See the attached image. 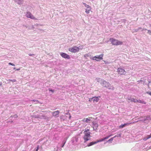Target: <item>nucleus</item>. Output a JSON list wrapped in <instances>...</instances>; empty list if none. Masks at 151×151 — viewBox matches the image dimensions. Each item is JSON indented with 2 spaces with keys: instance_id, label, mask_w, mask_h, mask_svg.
I'll list each match as a JSON object with an SVG mask.
<instances>
[{
  "instance_id": "nucleus-1",
  "label": "nucleus",
  "mask_w": 151,
  "mask_h": 151,
  "mask_svg": "<svg viewBox=\"0 0 151 151\" xmlns=\"http://www.w3.org/2000/svg\"><path fill=\"white\" fill-rule=\"evenodd\" d=\"M110 41L111 42V44L113 45H122L123 42L122 41L118 40L112 38L110 39Z\"/></svg>"
},
{
  "instance_id": "nucleus-2",
  "label": "nucleus",
  "mask_w": 151,
  "mask_h": 151,
  "mask_svg": "<svg viewBox=\"0 0 151 151\" xmlns=\"http://www.w3.org/2000/svg\"><path fill=\"white\" fill-rule=\"evenodd\" d=\"M104 56V54L102 53L99 55H96L93 57L92 58V59L93 60H95L97 61H99L103 59V56Z\"/></svg>"
},
{
  "instance_id": "nucleus-3",
  "label": "nucleus",
  "mask_w": 151,
  "mask_h": 151,
  "mask_svg": "<svg viewBox=\"0 0 151 151\" xmlns=\"http://www.w3.org/2000/svg\"><path fill=\"white\" fill-rule=\"evenodd\" d=\"M84 136L83 137V138L84 140V142H86L89 140V138L90 137V132L88 133H84Z\"/></svg>"
},
{
  "instance_id": "nucleus-4",
  "label": "nucleus",
  "mask_w": 151,
  "mask_h": 151,
  "mask_svg": "<svg viewBox=\"0 0 151 151\" xmlns=\"http://www.w3.org/2000/svg\"><path fill=\"white\" fill-rule=\"evenodd\" d=\"M69 51L73 53H76L79 52L78 48L77 47L74 46L69 49Z\"/></svg>"
},
{
  "instance_id": "nucleus-5",
  "label": "nucleus",
  "mask_w": 151,
  "mask_h": 151,
  "mask_svg": "<svg viewBox=\"0 0 151 151\" xmlns=\"http://www.w3.org/2000/svg\"><path fill=\"white\" fill-rule=\"evenodd\" d=\"M117 72L121 75H125L126 73L124 70L122 68H119L117 69Z\"/></svg>"
},
{
  "instance_id": "nucleus-6",
  "label": "nucleus",
  "mask_w": 151,
  "mask_h": 151,
  "mask_svg": "<svg viewBox=\"0 0 151 151\" xmlns=\"http://www.w3.org/2000/svg\"><path fill=\"white\" fill-rule=\"evenodd\" d=\"M26 16L27 18H30L31 19L36 20L37 19L33 16L29 12H27L26 14Z\"/></svg>"
},
{
  "instance_id": "nucleus-7",
  "label": "nucleus",
  "mask_w": 151,
  "mask_h": 151,
  "mask_svg": "<svg viewBox=\"0 0 151 151\" xmlns=\"http://www.w3.org/2000/svg\"><path fill=\"white\" fill-rule=\"evenodd\" d=\"M102 85L105 87H106L109 89H110L111 84L108 82L104 81L102 83Z\"/></svg>"
},
{
  "instance_id": "nucleus-8",
  "label": "nucleus",
  "mask_w": 151,
  "mask_h": 151,
  "mask_svg": "<svg viewBox=\"0 0 151 151\" xmlns=\"http://www.w3.org/2000/svg\"><path fill=\"white\" fill-rule=\"evenodd\" d=\"M60 55L63 58H67V59H70V57L69 55L66 53L61 52L60 54Z\"/></svg>"
},
{
  "instance_id": "nucleus-9",
  "label": "nucleus",
  "mask_w": 151,
  "mask_h": 151,
  "mask_svg": "<svg viewBox=\"0 0 151 151\" xmlns=\"http://www.w3.org/2000/svg\"><path fill=\"white\" fill-rule=\"evenodd\" d=\"M59 113V111L58 110L53 112L52 113V114L53 116L55 117H58V115Z\"/></svg>"
},
{
  "instance_id": "nucleus-10",
  "label": "nucleus",
  "mask_w": 151,
  "mask_h": 151,
  "mask_svg": "<svg viewBox=\"0 0 151 151\" xmlns=\"http://www.w3.org/2000/svg\"><path fill=\"white\" fill-rule=\"evenodd\" d=\"M99 98H100V96L98 97H93L91 98V99H92V101L93 102H97L99 101Z\"/></svg>"
},
{
  "instance_id": "nucleus-11",
  "label": "nucleus",
  "mask_w": 151,
  "mask_h": 151,
  "mask_svg": "<svg viewBox=\"0 0 151 151\" xmlns=\"http://www.w3.org/2000/svg\"><path fill=\"white\" fill-rule=\"evenodd\" d=\"M93 130L95 131H96L97 129V128L98 127V124L96 123V122H93Z\"/></svg>"
},
{
  "instance_id": "nucleus-12",
  "label": "nucleus",
  "mask_w": 151,
  "mask_h": 151,
  "mask_svg": "<svg viewBox=\"0 0 151 151\" xmlns=\"http://www.w3.org/2000/svg\"><path fill=\"white\" fill-rule=\"evenodd\" d=\"M97 143V141H96V142H90L89 144H88L87 146L88 147H89V146H91L92 145H93L94 144H96Z\"/></svg>"
},
{
  "instance_id": "nucleus-13",
  "label": "nucleus",
  "mask_w": 151,
  "mask_h": 151,
  "mask_svg": "<svg viewBox=\"0 0 151 151\" xmlns=\"http://www.w3.org/2000/svg\"><path fill=\"white\" fill-rule=\"evenodd\" d=\"M116 137H118V136L117 135H115V136L114 137H113L111 138V139H109L108 141V142H111L113 140L114 138Z\"/></svg>"
},
{
  "instance_id": "nucleus-14",
  "label": "nucleus",
  "mask_w": 151,
  "mask_h": 151,
  "mask_svg": "<svg viewBox=\"0 0 151 151\" xmlns=\"http://www.w3.org/2000/svg\"><path fill=\"white\" fill-rule=\"evenodd\" d=\"M91 8H89L88 9H86L85 12L87 14H89L90 13V11H91Z\"/></svg>"
},
{
  "instance_id": "nucleus-15",
  "label": "nucleus",
  "mask_w": 151,
  "mask_h": 151,
  "mask_svg": "<svg viewBox=\"0 0 151 151\" xmlns=\"http://www.w3.org/2000/svg\"><path fill=\"white\" fill-rule=\"evenodd\" d=\"M137 102H139V103H140L143 104H146V102H145L144 101H142L141 100H137Z\"/></svg>"
},
{
  "instance_id": "nucleus-16",
  "label": "nucleus",
  "mask_w": 151,
  "mask_h": 151,
  "mask_svg": "<svg viewBox=\"0 0 151 151\" xmlns=\"http://www.w3.org/2000/svg\"><path fill=\"white\" fill-rule=\"evenodd\" d=\"M83 4L84 5L85 7H86V8L88 9L91 8L90 6L89 5H88L86 4V3H83Z\"/></svg>"
},
{
  "instance_id": "nucleus-17",
  "label": "nucleus",
  "mask_w": 151,
  "mask_h": 151,
  "mask_svg": "<svg viewBox=\"0 0 151 151\" xmlns=\"http://www.w3.org/2000/svg\"><path fill=\"white\" fill-rule=\"evenodd\" d=\"M89 129H86L84 132V133H88V132H89Z\"/></svg>"
},
{
  "instance_id": "nucleus-18",
  "label": "nucleus",
  "mask_w": 151,
  "mask_h": 151,
  "mask_svg": "<svg viewBox=\"0 0 151 151\" xmlns=\"http://www.w3.org/2000/svg\"><path fill=\"white\" fill-rule=\"evenodd\" d=\"M151 138V134H150V135H148L147 136V137L146 139H144L145 140H146L147 139Z\"/></svg>"
},
{
  "instance_id": "nucleus-19",
  "label": "nucleus",
  "mask_w": 151,
  "mask_h": 151,
  "mask_svg": "<svg viewBox=\"0 0 151 151\" xmlns=\"http://www.w3.org/2000/svg\"><path fill=\"white\" fill-rule=\"evenodd\" d=\"M78 48L79 51V50H82L83 48V45H82L80 46H79L78 47Z\"/></svg>"
},
{
  "instance_id": "nucleus-20",
  "label": "nucleus",
  "mask_w": 151,
  "mask_h": 151,
  "mask_svg": "<svg viewBox=\"0 0 151 151\" xmlns=\"http://www.w3.org/2000/svg\"><path fill=\"white\" fill-rule=\"evenodd\" d=\"M131 101H132L133 102L135 103L137 102V100L135 99H134V98L132 99Z\"/></svg>"
},
{
  "instance_id": "nucleus-21",
  "label": "nucleus",
  "mask_w": 151,
  "mask_h": 151,
  "mask_svg": "<svg viewBox=\"0 0 151 151\" xmlns=\"http://www.w3.org/2000/svg\"><path fill=\"white\" fill-rule=\"evenodd\" d=\"M125 127V126L124 125V124H122L121 125L119 126V129H121V128H123V127Z\"/></svg>"
},
{
  "instance_id": "nucleus-22",
  "label": "nucleus",
  "mask_w": 151,
  "mask_h": 151,
  "mask_svg": "<svg viewBox=\"0 0 151 151\" xmlns=\"http://www.w3.org/2000/svg\"><path fill=\"white\" fill-rule=\"evenodd\" d=\"M104 138H103L101 139H100L97 140V143H98V142H102L103 141H104Z\"/></svg>"
},
{
  "instance_id": "nucleus-23",
  "label": "nucleus",
  "mask_w": 151,
  "mask_h": 151,
  "mask_svg": "<svg viewBox=\"0 0 151 151\" xmlns=\"http://www.w3.org/2000/svg\"><path fill=\"white\" fill-rule=\"evenodd\" d=\"M90 121V119L88 118L86 119V120H85V121L87 123H89Z\"/></svg>"
},
{
  "instance_id": "nucleus-24",
  "label": "nucleus",
  "mask_w": 151,
  "mask_h": 151,
  "mask_svg": "<svg viewBox=\"0 0 151 151\" xmlns=\"http://www.w3.org/2000/svg\"><path fill=\"white\" fill-rule=\"evenodd\" d=\"M16 1L18 3V4H20L22 2V0H19V1L17 0H16Z\"/></svg>"
},
{
  "instance_id": "nucleus-25",
  "label": "nucleus",
  "mask_w": 151,
  "mask_h": 151,
  "mask_svg": "<svg viewBox=\"0 0 151 151\" xmlns=\"http://www.w3.org/2000/svg\"><path fill=\"white\" fill-rule=\"evenodd\" d=\"M111 136V135H109L108 136H107L104 138V139L105 140L109 138Z\"/></svg>"
},
{
  "instance_id": "nucleus-26",
  "label": "nucleus",
  "mask_w": 151,
  "mask_h": 151,
  "mask_svg": "<svg viewBox=\"0 0 151 151\" xmlns=\"http://www.w3.org/2000/svg\"><path fill=\"white\" fill-rule=\"evenodd\" d=\"M132 124V123H126L124 124L125 126H126L129 125V124Z\"/></svg>"
},
{
  "instance_id": "nucleus-27",
  "label": "nucleus",
  "mask_w": 151,
  "mask_h": 151,
  "mask_svg": "<svg viewBox=\"0 0 151 151\" xmlns=\"http://www.w3.org/2000/svg\"><path fill=\"white\" fill-rule=\"evenodd\" d=\"M9 65H12V66H14L15 65L14 64H13V63H9Z\"/></svg>"
},
{
  "instance_id": "nucleus-28",
  "label": "nucleus",
  "mask_w": 151,
  "mask_h": 151,
  "mask_svg": "<svg viewBox=\"0 0 151 151\" xmlns=\"http://www.w3.org/2000/svg\"><path fill=\"white\" fill-rule=\"evenodd\" d=\"M9 81H11L12 82H15L16 81V80L15 79L10 80Z\"/></svg>"
},
{
  "instance_id": "nucleus-29",
  "label": "nucleus",
  "mask_w": 151,
  "mask_h": 151,
  "mask_svg": "<svg viewBox=\"0 0 151 151\" xmlns=\"http://www.w3.org/2000/svg\"><path fill=\"white\" fill-rule=\"evenodd\" d=\"M147 93L149 94L151 96V91H148L147 92Z\"/></svg>"
},
{
  "instance_id": "nucleus-30",
  "label": "nucleus",
  "mask_w": 151,
  "mask_h": 151,
  "mask_svg": "<svg viewBox=\"0 0 151 151\" xmlns=\"http://www.w3.org/2000/svg\"><path fill=\"white\" fill-rule=\"evenodd\" d=\"M39 146H38L37 147V148L36 150V151H37L38 150H39Z\"/></svg>"
},
{
  "instance_id": "nucleus-31",
  "label": "nucleus",
  "mask_w": 151,
  "mask_h": 151,
  "mask_svg": "<svg viewBox=\"0 0 151 151\" xmlns=\"http://www.w3.org/2000/svg\"><path fill=\"white\" fill-rule=\"evenodd\" d=\"M50 91H51L52 93H53L54 92V90H50Z\"/></svg>"
},
{
  "instance_id": "nucleus-32",
  "label": "nucleus",
  "mask_w": 151,
  "mask_h": 151,
  "mask_svg": "<svg viewBox=\"0 0 151 151\" xmlns=\"http://www.w3.org/2000/svg\"><path fill=\"white\" fill-rule=\"evenodd\" d=\"M92 101V99H91V98L90 99H89V101L90 102H91Z\"/></svg>"
},
{
  "instance_id": "nucleus-33",
  "label": "nucleus",
  "mask_w": 151,
  "mask_h": 151,
  "mask_svg": "<svg viewBox=\"0 0 151 151\" xmlns=\"http://www.w3.org/2000/svg\"><path fill=\"white\" fill-rule=\"evenodd\" d=\"M33 101H37L38 102H39V101H38V100H33Z\"/></svg>"
},
{
  "instance_id": "nucleus-34",
  "label": "nucleus",
  "mask_w": 151,
  "mask_h": 151,
  "mask_svg": "<svg viewBox=\"0 0 151 151\" xmlns=\"http://www.w3.org/2000/svg\"><path fill=\"white\" fill-rule=\"evenodd\" d=\"M29 56H32V55H34V54H29Z\"/></svg>"
},
{
  "instance_id": "nucleus-35",
  "label": "nucleus",
  "mask_w": 151,
  "mask_h": 151,
  "mask_svg": "<svg viewBox=\"0 0 151 151\" xmlns=\"http://www.w3.org/2000/svg\"><path fill=\"white\" fill-rule=\"evenodd\" d=\"M65 142L64 143L63 145L62 146V147H63L64 146L65 144Z\"/></svg>"
},
{
  "instance_id": "nucleus-36",
  "label": "nucleus",
  "mask_w": 151,
  "mask_h": 151,
  "mask_svg": "<svg viewBox=\"0 0 151 151\" xmlns=\"http://www.w3.org/2000/svg\"><path fill=\"white\" fill-rule=\"evenodd\" d=\"M2 83L1 82V83H0V86H1L2 85Z\"/></svg>"
},
{
  "instance_id": "nucleus-37",
  "label": "nucleus",
  "mask_w": 151,
  "mask_h": 151,
  "mask_svg": "<svg viewBox=\"0 0 151 151\" xmlns=\"http://www.w3.org/2000/svg\"><path fill=\"white\" fill-rule=\"evenodd\" d=\"M71 115H70L69 117V119H70V118H71Z\"/></svg>"
},
{
  "instance_id": "nucleus-38",
  "label": "nucleus",
  "mask_w": 151,
  "mask_h": 151,
  "mask_svg": "<svg viewBox=\"0 0 151 151\" xmlns=\"http://www.w3.org/2000/svg\"><path fill=\"white\" fill-rule=\"evenodd\" d=\"M20 70V69L19 68V69H17V70Z\"/></svg>"
},
{
  "instance_id": "nucleus-39",
  "label": "nucleus",
  "mask_w": 151,
  "mask_h": 151,
  "mask_svg": "<svg viewBox=\"0 0 151 151\" xmlns=\"http://www.w3.org/2000/svg\"><path fill=\"white\" fill-rule=\"evenodd\" d=\"M119 136L120 137H121V134H120L119 135Z\"/></svg>"
},
{
  "instance_id": "nucleus-40",
  "label": "nucleus",
  "mask_w": 151,
  "mask_h": 151,
  "mask_svg": "<svg viewBox=\"0 0 151 151\" xmlns=\"http://www.w3.org/2000/svg\"><path fill=\"white\" fill-rule=\"evenodd\" d=\"M14 69H15V68H14Z\"/></svg>"
},
{
  "instance_id": "nucleus-41",
  "label": "nucleus",
  "mask_w": 151,
  "mask_h": 151,
  "mask_svg": "<svg viewBox=\"0 0 151 151\" xmlns=\"http://www.w3.org/2000/svg\"><path fill=\"white\" fill-rule=\"evenodd\" d=\"M150 30L148 31V32H150Z\"/></svg>"
},
{
  "instance_id": "nucleus-42",
  "label": "nucleus",
  "mask_w": 151,
  "mask_h": 151,
  "mask_svg": "<svg viewBox=\"0 0 151 151\" xmlns=\"http://www.w3.org/2000/svg\"><path fill=\"white\" fill-rule=\"evenodd\" d=\"M111 135V136H112V134H111V135Z\"/></svg>"
},
{
  "instance_id": "nucleus-43",
  "label": "nucleus",
  "mask_w": 151,
  "mask_h": 151,
  "mask_svg": "<svg viewBox=\"0 0 151 151\" xmlns=\"http://www.w3.org/2000/svg\"><path fill=\"white\" fill-rule=\"evenodd\" d=\"M150 33H151V32L150 31Z\"/></svg>"
}]
</instances>
